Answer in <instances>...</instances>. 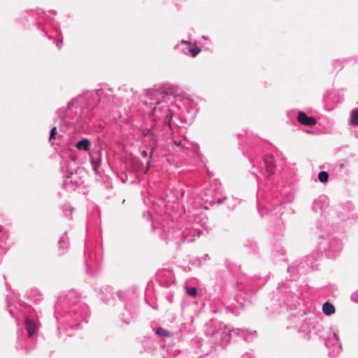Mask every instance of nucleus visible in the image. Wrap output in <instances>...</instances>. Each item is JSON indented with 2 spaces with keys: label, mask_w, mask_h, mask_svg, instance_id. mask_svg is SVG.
I'll return each mask as SVG.
<instances>
[{
  "label": "nucleus",
  "mask_w": 358,
  "mask_h": 358,
  "mask_svg": "<svg viewBox=\"0 0 358 358\" xmlns=\"http://www.w3.org/2000/svg\"><path fill=\"white\" fill-rule=\"evenodd\" d=\"M297 120L303 125L313 126L316 124L315 118L308 116L304 112L300 111L298 113Z\"/></svg>",
  "instance_id": "1"
},
{
  "label": "nucleus",
  "mask_w": 358,
  "mask_h": 358,
  "mask_svg": "<svg viewBox=\"0 0 358 358\" xmlns=\"http://www.w3.org/2000/svg\"><path fill=\"white\" fill-rule=\"evenodd\" d=\"M264 163L267 172L269 174L273 173V169L275 166V159L272 155H266L264 158Z\"/></svg>",
  "instance_id": "2"
},
{
  "label": "nucleus",
  "mask_w": 358,
  "mask_h": 358,
  "mask_svg": "<svg viewBox=\"0 0 358 358\" xmlns=\"http://www.w3.org/2000/svg\"><path fill=\"white\" fill-rule=\"evenodd\" d=\"M182 43L189 45L188 52L193 57H195L201 52V49L196 45H194V46L192 47V44L190 42H188L187 41H182Z\"/></svg>",
  "instance_id": "3"
},
{
  "label": "nucleus",
  "mask_w": 358,
  "mask_h": 358,
  "mask_svg": "<svg viewBox=\"0 0 358 358\" xmlns=\"http://www.w3.org/2000/svg\"><path fill=\"white\" fill-rule=\"evenodd\" d=\"M25 327L27 330V334H28V336H31L34 332H35V329H36V327H35V324L34 323H33V322L29 320V318H27L25 320Z\"/></svg>",
  "instance_id": "4"
},
{
  "label": "nucleus",
  "mask_w": 358,
  "mask_h": 358,
  "mask_svg": "<svg viewBox=\"0 0 358 358\" xmlns=\"http://www.w3.org/2000/svg\"><path fill=\"white\" fill-rule=\"evenodd\" d=\"M322 310L327 315H331L335 313V307L329 302H325L322 306Z\"/></svg>",
  "instance_id": "5"
},
{
  "label": "nucleus",
  "mask_w": 358,
  "mask_h": 358,
  "mask_svg": "<svg viewBox=\"0 0 358 358\" xmlns=\"http://www.w3.org/2000/svg\"><path fill=\"white\" fill-rule=\"evenodd\" d=\"M90 145V141L88 139L85 138V139H83V140L78 141L77 143L76 147L78 150H84L87 151L89 150Z\"/></svg>",
  "instance_id": "6"
},
{
  "label": "nucleus",
  "mask_w": 358,
  "mask_h": 358,
  "mask_svg": "<svg viewBox=\"0 0 358 358\" xmlns=\"http://www.w3.org/2000/svg\"><path fill=\"white\" fill-rule=\"evenodd\" d=\"M156 334L160 337L166 338V337H171L172 336V334L169 332V331L162 328L159 327L156 330Z\"/></svg>",
  "instance_id": "7"
},
{
  "label": "nucleus",
  "mask_w": 358,
  "mask_h": 358,
  "mask_svg": "<svg viewBox=\"0 0 358 358\" xmlns=\"http://www.w3.org/2000/svg\"><path fill=\"white\" fill-rule=\"evenodd\" d=\"M350 123L352 125H358V109L353 110L350 116Z\"/></svg>",
  "instance_id": "8"
},
{
  "label": "nucleus",
  "mask_w": 358,
  "mask_h": 358,
  "mask_svg": "<svg viewBox=\"0 0 358 358\" xmlns=\"http://www.w3.org/2000/svg\"><path fill=\"white\" fill-rule=\"evenodd\" d=\"M329 174L326 171H321L318 175V179L321 182H326L328 181Z\"/></svg>",
  "instance_id": "9"
},
{
  "label": "nucleus",
  "mask_w": 358,
  "mask_h": 358,
  "mask_svg": "<svg viewBox=\"0 0 358 358\" xmlns=\"http://www.w3.org/2000/svg\"><path fill=\"white\" fill-rule=\"evenodd\" d=\"M186 292H187V294H189V296H192L193 297L196 296V294H197L196 289L194 287H187Z\"/></svg>",
  "instance_id": "10"
},
{
  "label": "nucleus",
  "mask_w": 358,
  "mask_h": 358,
  "mask_svg": "<svg viewBox=\"0 0 358 358\" xmlns=\"http://www.w3.org/2000/svg\"><path fill=\"white\" fill-rule=\"evenodd\" d=\"M57 134V128L56 127H54L51 131L50 134V141H51L52 138H54L55 134Z\"/></svg>",
  "instance_id": "11"
},
{
  "label": "nucleus",
  "mask_w": 358,
  "mask_h": 358,
  "mask_svg": "<svg viewBox=\"0 0 358 358\" xmlns=\"http://www.w3.org/2000/svg\"><path fill=\"white\" fill-rule=\"evenodd\" d=\"M143 156H144V157H146V156H147V152H146L145 151H144V152H143Z\"/></svg>",
  "instance_id": "12"
},
{
  "label": "nucleus",
  "mask_w": 358,
  "mask_h": 358,
  "mask_svg": "<svg viewBox=\"0 0 358 358\" xmlns=\"http://www.w3.org/2000/svg\"><path fill=\"white\" fill-rule=\"evenodd\" d=\"M156 104H159L160 103V101L159 100H157L156 102H155Z\"/></svg>",
  "instance_id": "13"
},
{
  "label": "nucleus",
  "mask_w": 358,
  "mask_h": 358,
  "mask_svg": "<svg viewBox=\"0 0 358 358\" xmlns=\"http://www.w3.org/2000/svg\"><path fill=\"white\" fill-rule=\"evenodd\" d=\"M1 231V227L0 226V231Z\"/></svg>",
  "instance_id": "14"
}]
</instances>
